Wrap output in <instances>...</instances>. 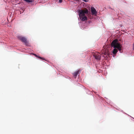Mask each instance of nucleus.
I'll return each mask as SVG.
<instances>
[{"mask_svg":"<svg viewBox=\"0 0 134 134\" xmlns=\"http://www.w3.org/2000/svg\"><path fill=\"white\" fill-rule=\"evenodd\" d=\"M78 12L80 19L82 21H84L87 20V18L85 14H86L88 16H89L91 14L90 12H89L88 10L86 8L79 10L78 11Z\"/></svg>","mask_w":134,"mask_h":134,"instance_id":"nucleus-1","label":"nucleus"},{"mask_svg":"<svg viewBox=\"0 0 134 134\" xmlns=\"http://www.w3.org/2000/svg\"><path fill=\"white\" fill-rule=\"evenodd\" d=\"M118 40L117 39H115L111 43V46L114 48H117L119 51L121 52V46L120 44L117 43ZM118 52L117 50L114 48L113 51V53L115 54Z\"/></svg>","mask_w":134,"mask_h":134,"instance_id":"nucleus-2","label":"nucleus"},{"mask_svg":"<svg viewBox=\"0 0 134 134\" xmlns=\"http://www.w3.org/2000/svg\"><path fill=\"white\" fill-rule=\"evenodd\" d=\"M93 55L95 59L98 60H101L100 54L98 52H96L93 54Z\"/></svg>","mask_w":134,"mask_h":134,"instance_id":"nucleus-3","label":"nucleus"},{"mask_svg":"<svg viewBox=\"0 0 134 134\" xmlns=\"http://www.w3.org/2000/svg\"><path fill=\"white\" fill-rule=\"evenodd\" d=\"M18 38L19 40H21L22 42L24 43L26 45H28V43L27 41V40L24 37L19 36L18 37Z\"/></svg>","mask_w":134,"mask_h":134,"instance_id":"nucleus-4","label":"nucleus"},{"mask_svg":"<svg viewBox=\"0 0 134 134\" xmlns=\"http://www.w3.org/2000/svg\"><path fill=\"white\" fill-rule=\"evenodd\" d=\"M91 12L92 15H96L97 14V12L95 9L93 7H92L91 8Z\"/></svg>","mask_w":134,"mask_h":134,"instance_id":"nucleus-5","label":"nucleus"},{"mask_svg":"<svg viewBox=\"0 0 134 134\" xmlns=\"http://www.w3.org/2000/svg\"><path fill=\"white\" fill-rule=\"evenodd\" d=\"M80 70H79L77 71H75L73 74L74 76L75 77V78H76L77 75L79 73Z\"/></svg>","mask_w":134,"mask_h":134,"instance_id":"nucleus-6","label":"nucleus"},{"mask_svg":"<svg viewBox=\"0 0 134 134\" xmlns=\"http://www.w3.org/2000/svg\"><path fill=\"white\" fill-rule=\"evenodd\" d=\"M34 55L37 58H40V59H43V60H44V58H43V57H41L38 56L36 54H34Z\"/></svg>","mask_w":134,"mask_h":134,"instance_id":"nucleus-7","label":"nucleus"},{"mask_svg":"<svg viewBox=\"0 0 134 134\" xmlns=\"http://www.w3.org/2000/svg\"><path fill=\"white\" fill-rule=\"evenodd\" d=\"M24 1L28 2L30 3L32 2L33 1L32 0H24Z\"/></svg>","mask_w":134,"mask_h":134,"instance_id":"nucleus-8","label":"nucleus"},{"mask_svg":"<svg viewBox=\"0 0 134 134\" xmlns=\"http://www.w3.org/2000/svg\"><path fill=\"white\" fill-rule=\"evenodd\" d=\"M102 54H104L105 55H108V53L107 52H104L103 53V52L102 53Z\"/></svg>","mask_w":134,"mask_h":134,"instance_id":"nucleus-9","label":"nucleus"},{"mask_svg":"<svg viewBox=\"0 0 134 134\" xmlns=\"http://www.w3.org/2000/svg\"><path fill=\"white\" fill-rule=\"evenodd\" d=\"M62 0H59V3H61L62 2Z\"/></svg>","mask_w":134,"mask_h":134,"instance_id":"nucleus-10","label":"nucleus"},{"mask_svg":"<svg viewBox=\"0 0 134 134\" xmlns=\"http://www.w3.org/2000/svg\"><path fill=\"white\" fill-rule=\"evenodd\" d=\"M133 49L134 50V45H133Z\"/></svg>","mask_w":134,"mask_h":134,"instance_id":"nucleus-11","label":"nucleus"}]
</instances>
